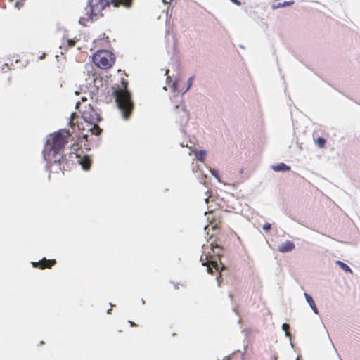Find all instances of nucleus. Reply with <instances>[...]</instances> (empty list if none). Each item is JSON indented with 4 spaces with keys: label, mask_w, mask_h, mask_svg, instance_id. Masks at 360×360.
<instances>
[{
    "label": "nucleus",
    "mask_w": 360,
    "mask_h": 360,
    "mask_svg": "<svg viewBox=\"0 0 360 360\" xmlns=\"http://www.w3.org/2000/svg\"><path fill=\"white\" fill-rule=\"evenodd\" d=\"M78 39H65L63 38L62 40L61 45L60 48L61 49L68 50L75 46L76 42L78 41Z\"/></svg>",
    "instance_id": "9b49d317"
},
{
    "label": "nucleus",
    "mask_w": 360,
    "mask_h": 360,
    "mask_svg": "<svg viewBox=\"0 0 360 360\" xmlns=\"http://www.w3.org/2000/svg\"><path fill=\"white\" fill-rule=\"evenodd\" d=\"M111 1L109 0H96L92 1L89 6L90 11L98 19L103 17L105 13L110 11Z\"/></svg>",
    "instance_id": "423d86ee"
},
{
    "label": "nucleus",
    "mask_w": 360,
    "mask_h": 360,
    "mask_svg": "<svg viewBox=\"0 0 360 360\" xmlns=\"http://www.w3.org/2000/svg\"><path fill=\"white\" fill-rule=\"evenodd\" d=\"M79 148V145L77 143H73L71 146V150L74 151H77Z\"/></svg>",
    "instance_id": "5701e85b"
},
{
    "label": "nucleus",
    "mask_w": 360,
    "mask_h": 360,
    "mask_svg": "<svg viewBox=\"0 0 360 360\" xmlns=\"http://www.w3.org/2000/svg\"><path fill=\"white\" fill-rule=\"evenodd\" d=\"M56 264V259H46L45 257L39 262H32V266L40 269H51Z\"/></svg>",
    "instance_id": "1a4fd4ad"
},
{
    "label": "nucleus",
    "mask_w": 360,
    "mask_h": 360,
    "mask_svg": "<svg viewBox=\"0 0 360 360\" xmlns=\"http://www.w3.org/2000/svg\"><path fill=\"white\" fill-rule=\"evenodd\" d=\"M193 79H194V76H192L191 77H189L188 80V87H187V90L191 86L192 84H193Z\"/></svg>",
    "instance_id": "4be33fe9"
},
{
    "label": "nucleus",
    "mask_w": 360,
    "mask_h": 360,
    "mask_svg": "<svg viewBox=\"0 0 360 360\" xmlns=\"http://www.w3.org/2000/svg\"><path fill=\"white\" fill-rule=\"evenodd\" d=\"M124 89H117L114 91L115 101L118 109L121 111L122 117L128 119L134 109V103L131 98V94L127 89V82L122 81Z\"/></svg>",
    "instance_id": "7ed1b4c3"
},
{
    "label": "nucleus",
    "mask_w": 360,
    "mask_h": 360,
    "mask_svg": "<svg viewBox=\"0 0 360 360\" xmlns=\"http://www.w3.org/2000/svg\"><path fill=\"white\" fill-rule=\"evenodd\" d=\"M96 20L97 18L94 14H93V12L90 11V7L88 6L85 8V13L80 17L79 22L83 26H87L89 23H91Z\"/></svg>",
    "instance_id": "6e6552de"
},
{
    "label": "nucleus",
    "mask_w": 360,
    "mask_h": 360,
    "mask_svg": "<svg viewBox=\"0 0 360 360\" xmlns=\"http://www.w3.org/2000/svg\"><path fill=\"white\" fill-rule=\"evenodd\" d=\"M94 63L101 69H108L115 63V54L108 50H98L92 57Z\"/></svg>",
    "instance_id": "39448f33"
},
{
    "label": "nucleus",
    "mask_w": 360,
    "mask_h": 360,
    "mask_svg": "<svg viewBox=\"0 0 360 360\" xmlns=\"http://www.w3.org/2000/svg\"><path fill=\"white\" fill-rule=\"evenodd\" d=\"M70 157L71 158H76L79 164H80L82 168L85 170H89L91 166V160L88 155H84L82 157L76 152H70Z\"/></svg>",
    "instance_id": "0eeeda50"
},
{
    "label": "nucleus",
    "mask_w": 360,
    "mask_h": 360,
    "mask_svg": "<svg viewBox=\"0 0 360 360\" xmlns=\"http://www.w3.org/2000/svg\"><path fill=\"white\" fill-rule=\"evenodd\" d=\"M211 172H212L213 176H214L217 178L218 177V176H217L218 172L217 171L213 170Z\"/></svg>",
    "instance_id": "cd10ccee"
},
{
    "label": "nucleus",
    "mask_w": 360,
    "mask_h": 360,
    "mask_svg": "<svg viewBox=\"0 0 360 360\" xmlns=\"http://www.w3.org/2000/svg\"><path fill=\"white\" fill-rule=\"evenodd\" d=\"M114 7L122 6L127 8L132 6L134 0H110Z\"/></svg>",
    "instance_id": "f8f14e48"
},
{
    "label": "nucleus",
    "mask_w": 360,
    "mask_h": 360,
    "mask_svg": "<svg viewBox=\"0 0 360 360\" xmlns=\"http://www.w3.org/2000/svg\"><path fill=\"white\" fill-rule=\"evenodd\" d=\"M282 328L285 332L286 335H290V333H289L290 326H289V325L288 323H283L282 325Z\"/></svg>",
    "instance_id": "aec40b11"
},
{
    "label": "nucleus",
    "mask_w": 360,
    "mask_h": 360,
    "mask_svg": "<svg viewBox=\"0 0 360 360\" xmlns=\"http://www.w3.org/2000/svg\"><path fill=\"white\" fill-rule=\"evenodd\" d=\"M80 106L81 104L77 103L76 108L80 110L82 117H76L75 113H72L70 127L73 131H75V127H77L79 131H91L92 134L99 135L102 131L98 125L101 120L100 114L90 104L85 105L83 108H81Z\"/></svg>",
    "instance_id": "f03ea898"
},
{
    "label": "nucleus",
    "mask_w": 360,
    "mask_h": 360,
    "mask_svg": "<svg viewBox=\"0 0 360 360\" xmlns=\"http://www.w3.org/2000/svg\"><path fill=\"white\" fill-rule=\"evenodd\" d=\"M212 217L210 219V217H207L208 220H210V223L212 225V228L213 229H215L218 226L219 224H221V220L219 219V217H217V216L214 214L213 215V214L212 213Z\"/></svg>",
    "instance_id": "2eb2a0df"
},
{
    "label": "nucleus",
    "mask_w": 360,
    "mask_h": 360,
    "mask_svg": "<svg viewBox=\"0 0 360 360\" xmlns=\"http://www.w3.org/2000/svg\"><path fill=\"white\" fill-rule=\"evenodd\" d=\"M275 360H276V359H275Z\"/></svg>",
    "instance_id": "7c9ffc66"
},
{
    "label": "nucleus",
    "mask_w": 360,
    "mask_h": 360,
    "mask_svg": "<svg viewBox=\"0 0 360 360\" xmlns=\"http://www.w3.org/2000/svg\"><path fill=\"white\" fill-rule=\"evenodd\" d=\"M273 169L274 171L278 172V171H283L286 172L289 171L290 169V167L285 165V163H280L276 166L273 167Z\"/></svg>",
    "instance_id": "4468645a"
},
{
    "label": "nucleus",
    "mask_w": 360,
    "mask_h": 360,
    "mask_svg": "<svg viewBox=\"0 0 360 360\" xmlns=\"http://www.w3.org/2000/svg\"><path fill=\"white\" fill-rule=\"evenodd\" d=\"M295 247V246L293 242L287 240L278 246V250L282 253L288 252L294 250Z\"/></svg>",
    "instance_id": "9d476101"
},
{
    "label": "nucleus",
    "mask_w": 360,
    "mask_h": 360,
    "mask_svg": "<svg viewBox=\"0 0 360 360\" xmlns=\"http://www.w3.org/2000/svg\"><path fill=\"white\" fill-rule=\"evenodd\" d=\"M70 136V132L67 129H60L49 134L43 150V156L50 169L55 165H58V170L63 173L69 168L63 151Z\"/></svg>",
    "instance_id": "f257e3e1"
},
{
    "label": "nucleus",
    "mask_w": 360,
    "mask_h": 360,
    "mask_svg": "<svg viewBox=\"0 0 360 360\" xmlns=\"http://www.w3.org/2000/svg\"><path fill=\"white\" fill-rule=\"evenodd\" d=\"M262 229H263L265 231H269L271 229V224H269V223H265V224L262 226Z\"/></svg>",
    "instance_id": "412c9836"
},
{
    "label": "nucleus",
    "mask_w": 360,
    "mask_h": 360,
    "mask_svg": "<svg viewBox=\"0 0 360 360\" xmlns=\"http://www.w3.org/2000/svg\"><path fill=\"white\" fill-rule=\"evenodd\" d=\"M304 297L306 298L307 302H308V304L311 307V309L313 310V311L317 314L318 309H317V307L315 304V302H314L312 297L311 295H309V294H307V292H304Z\"/></svg>",
    "instance_id": "ddd939ff"
},
{
    "label": "nucleus",
    "mask_w": 360,
    "mask_h": 360,
    "mask_svg": "<svg viewBox=\"0 0 360 360\" xmlns=\"http://www.w3.org/2000/svg\"><path fill=\"white\" fill-rule=\"evenodd\" d=\"M103 38L105 39L106 40V42L109 44H110V41H109V38L108 36L105 37V34H103Z\"/></svg>",
    "instance_id": "b1692460"
},
{
    "label": "nucleus",
    "mask_w": 360,
    "mask_h": 360,
    "mask_svg": "<svg viewBox=\"0 0 360 360\" xmlns=\"http://www.w3.org/2000/svg\"><path fill=\"white\" fill-rule=\"evenodd\" d=\"M22 6V2L17 1V2L15 3V6H16L17 8H19L20 6Z\"/></svg>",
    "instance_id": "393cba45"
},
{
    "label": "nucleus",
    "mask_w": 360,
    "mask_h": 360,
    "mask_svg": "<svg viewBox=\"0 0 360 360\" xmlns=\"http://www.w3.org/2000/svg\"><path fill=\"white\" fill-rule=\"evenodd\" d=\"M82 136H83V138H84V139H86V138H87V134H83V135H82Z\"/></svg>",
    "instance_id": "c756f323"
},
{
    "label": "nucleus",
    "mask_w": 360,
    "mask_h": 360,
    "mask_svg": "<svg viewBox=\"0 0 360 360\" xmlns=\"http://www.w3.org/2000/svg\"><path fill=\"white\" fill-rule=\"evenodd\" d=\"M6 69V70H8L9 69V67L7 64H4L2 69L4 70V69Z\"/></svg>",
    "instance_id": "c85d7f7f"
},
{
    "label": "nucleus",
    "mask_w": 360,
    "mask_h": 360,
    "mask_svg": "<svg viewBox=\"0 0 360 360\" xmlns=\"http://www.w3.org/2000/svg\"><path fill=\"white\" fill-rule=\"evenodd\" d=\"M211 250L212 252V254L208 252L201 256L200 261L202 262V264L207 267V270L210 274L213 273L212 268L217 271H222L224 267L220 261L222 252L221 247L212 243H211Z\"/></svg>",
    "instance_id": "20e7f679"
},
{
    "label": "nucleus",
    "mask_w": 360,
    "mask_h": 360,
    "mask_svg": "<svg viewBox=\"0 0 360 360\" xmlns=\"http://www.w3.org/2000/svg\"><path fill=\"white\" fill-rule=\"evenodd\" d=\"M293 1H283V3H279L276 6V8H281V7H285V6H291L292 4H293Z\"/></svg>",
    "instance_id": "6ab92c4d"
},
{
    "label": "nucleus",
    "mask_w": 360,
    "mask_h": 360,
    "mask_svg": "<svg viewBox=\"0 0 360 360\" xmlns=\"http://www.w3.org/2000/svg\"><path fill=\"white\" fill-rule=\"evenodd\" d=\"M336 264L345 271L352 273V269L350 267L346 264L345 263L341 261H337Z\"/></svg>",
    "instance_id": "f3484780"
},
{
    "label": "nucleus",
    "mask_w": 360,
    "mask_h": 360,
    "mask_svg": "<svg viewBox=\"0 0 360 360\" xmlns=\"http://www.w3.org/2000/svg\"><path fill=\"white\" fill-rule=\"evenodd\" d=\"M206 155L205 150H197L195 152V156L197 160L203 162Z\"/></svg>",
    "instance_id": "dca6fc26"
},
{
    "label": "nucleus",
    "mask_w": 360,
    "mask_h": 360,
    "mask_svg": "<svg viewBox=\"0 0 360 360\" xmlns=\"http://www.w3.org/2000/svg\"><path fill=\"white\" fill-rule=\"evenodd\" d=\"M316 144L321 148H323L326 145V140L322 137H318L315 139Z\"/></svg>",
    "instance_id": "a211bd4d"
},
{
    "label": "nucleus",
    "mask_w": 360,
    "mask_h": 360,
    "mask_svg": "<svg viewBox=\"0 0 360 360\" xmlns=\"http://www.w3.org/2000/svg\"><path fill=\"white\" fill-rule=\"evenodd\" d=\"M231 2L234 3L236 5H240V2L238 0H230Z\"/></svg>",
    "instance_id": "a878e982"
},
{
    "label": "nucleus",
    "mask_w": 360,
    "mask_h": 360,
    "mask_svg": "<svg viewBox=\"0 0 360 360\" xmlns=\"http://www.w3.org/2000/svg\"><path fill=\"white\" fill-rule=\"evenodd\" d=\"M128 322H129V323L130 324V326H131V327H134V326H137L134 322H133V321H129Z\"/></svg>",
    "instance_id": "bb28decb"
}]
</instances>
